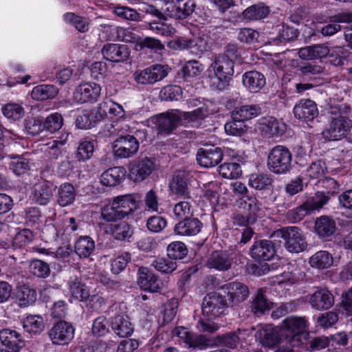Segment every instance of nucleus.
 <instances>
[{
  "label": "nucleus",
  "instance_id": "f257e3e1",
  "mask_svg": "<svg viewBox=\"0 0 352 352\" xmlns=\"http://www.w3.org/2000/svg\"><path fill=\"white\" fill-rule=\"evenodd\" d=\"M234 63L226 54L215 56L207 69L212 86L219 90H223L229 85L234 74Z\"/></svg>",
  "mask_w": 352,
  "mask_h": 352
},
{
  "label": "nucleus",
  "instance_id": "f03ea898",
  "mask_svg": "<svg viewBox=\"0 0 352 352\" xmlns=\"http://www.w3.org/2000/svg\"><path fill=\"white\" fill-rule=\"evenodd\" d=\"M349 110V107L346 105L344 107H331L329 111L331 115L330 124L322 133L326 140H340L347 137L352 129V120L347 116Z\"/></svg>",
  "mask_w": 352,
  "mask_h": 352
},
{
  "label": "nucleus",
  "instance_id": "7ed1b4c3",
  "mask_svg": "<svg viewBox=\"0 0 352 352\" xmlns=\"http://www.w3.org/2000/svg\"><path fill=\"white\" fill-rule=\"evenodd\" d=\"M307 320L305 317L286 318L280 327V334L292 347H298L307 340Z\"/></svg>",
  "mask_w": 352,
  "mask_h": 352
},
{
  "label": "nucleus",
  "instance_id": "20e7f679",
  "mask_svg": "<svg viewBox=\"0 0 352 352\" xmlns=\"http://www.w3.org/2000/svg\"><path fill=\"white\" fill-rule=\"evenodd\" d=\"M109 130L110 135L118 138L116 139V144L113 146V153L116 157L120 158L131 157L135 155L139 148V142L136 138L130 135H124L123 129L116 124L111 125Z\"/></svg>",
  "mask_w": 352,
  "mask_h": 352
},
{
  "label": "nucleus",
  "instance_id": "39448f33",
  "mask_svg": "<svg viewBox=\"0 0 352 352\" xmlns=\"http://www.w3.org/2000/svg\"><path fill=\"white\" fill-rule=\"evenodd\" d=\"M292 155L289 150L281 145L272 148L267 157L269 170L277 175H283L289 172L292 167Z\"/></svg>",
  "mask_w": 352,
  "mask_h": 352
},
{
  "label": "nucleus",
  "instance_id": "423d86ee",
  "mask_svg": "<svg viewBox=\"0 0 352 352\" xmlns=\"http://www.w3.org/2000/svg\"><path fill=\"white\" fill-rule=\"evenodd\" d=\"M274 235L285 240V248L289 252L299 253L304 251L307 247L302 231L296 226L278 230L274 232Z\"/></svg>",
  "mask_w": 352,
  "mask_h": 352
},
{
  "label": "nucleus",
  "instance_id": "0eeeda50",
  "mask_svg": "<svg viewBox=\"0 0 352 352\" xmlns=\"http://www.w3.org/2000/svg\"><path fill=\"white\" fill-rule=\"evenodd\" d=\"M229 306L226 295L212 292L204 298L202 312L204 316L211 320L224 314Z\"/></svg>",
  "mask_w": 352,
  "mask_h": 352
},
{
  "label": "nucleus",
  "instance_id": "6e6552de",
  "mask_svg": "<svg viewBox=\"0 0 352 352\" xmlns=\"http://www.w3.org/2000/svg\"><path fill=\"white\" fill-rule=\"evenodd\" d=\"M261 112V108L258 104H245L236 107L232 111V118L234 122L226 124L225 129L227 133L232 135H236V122H244L258 116Z\"/></svg>",
  "mask_w": 352,
  "mask_h": 352
},
{
  "label": "nucleus",
  "instance_id": "1a4fd4ad",
  "mask_svg": "<svg viewBox=\"0 0 352 352\" xmlns=\"http://www.w3.org/2000/svg\"><path fill=\"white\" fill-rule=\"evenodd\" d=\"M180 116L177 111H168L148 120V125L156 128L160 133L169 134L177 126Z\"/></svg>",
  "mask_w": 352,
  "mask_h": 352
},
{
  "label": "nucleus",
  "instance_id": "9d476101",
  "mask_svg": "<svg viewBox=\"0 0 352 352\" xmlns=\"http://www.w3.org/2000/svg\"><path fill=\"white\" fill-rule=\"evenodd\" d=\"M168 70L167 65L155 64L140 72H136L134 78L137 82L140 84H154L164 79L168 74Z\"/></svg>",
  "mask_w": 352,
  "mask_h": 352
},
{
  "label": "nucleus",
  "instance_id": "9b49d317",
  "mask_svg": "<svg viewBox=\"0 0 352 352\" xmlns=\"http://www.w3.org/2000/svg\"><path fill=\"white\" fill-rule=\"evenodd\" d=\"M173 47L178 50L188 49L193 54L200 56L208 49L207 37L199 36L192 38H178L171 43Z\"/></svg>",
  "mask_w": 352,
  "mask_h": 352
},
{
  "label": "nucleus",
  "instance_id": "f8f14e48",
  "mask_svg": "<svg viewBox=\"0 0 352 352\" xmlns=\"http://www.w3.org/2000/svg\"><path fill=\"white\" fill-rule=\"evenodd\" d=\"M154 169L155 163L148 157L133 160L129 165L130 178L135 182L144 180L152 173Z\"/></svg>",
  "mask_w": 352,
  "mask_h": 352
},
{
  "label": "nucleus",
  "instance_id": "ddd939ff",
  "mask_svg": "<svg viewBox=\"0 0 352 352\" xmlns=\"http://www.w3.org/2000/svg\"><path fill=\"white\" fill-rule=\"evenodd\" d=\"M75 329L69 322L60 321L50 329L49 337L54 344H69L74 338Z\"/></svg>",
  "mask_w": 352,
  "mask_h": 352
},
{
  "label": "nucleus",
  "instance_id": "4468645a",
  "mask_svg": "<svg viewBox=\"0 0 352 352\" xmlns=\"http://www.w3.org/2000/svg\"><path fill=\"white\" fill-rule=\"evenodd\" d=\"M101 87L96 82H85L78 85L74 91V99L79 103L94 102L99 98Z\"/></svg>",
  "mask_w": 352,
  "mask_h": 352
},
{
  "label": "nucleus",
  "instance_id": "2eb2a0df",
  "mask_svg": "<svg viewBox=\"0 0 352 352\" xmlns=\"http://www.w3.org/2000/svg\"><path fill=\"white\" fill-rule=\"evenodd\" d=\"M228 298L229 305L234 306L247 298L249 290L246 285L239 282H232L225 285L222 288Z\"/></svg>",
  "mask_w": 352,
  "mask_h": 352
},
{
  "label": "nucleus",
  "instance_id": "dca6fc26",
  "mask_svg": "<svg viewBox=\"0 0 352 352\" xmlns=\"http://www.w3.org/2000/svg\"><path fill=\"white\" fill-rule=\"evenodd\" d=\"M125 114L122 105L108 100L98 104L95 117L97 120H101L109 116L111 119L119 120L124 118Z\"/></svg>",
  "mask_w": 352,
  "mask_h": 352
},
{
  "label": "nucleus",
  "instance_id": "f3484780",
  "mask_svg": "<svg viewBox=\"0 0 352 352\" xmlns=\"http://www.w3.org/2000/svg\"><path fill=\"white\" fill-rule=\"evenodd\" d=\"M293 112L296 118L309 122L318 116V109L316 102L309 99H301L294 106Z\"/></svg>",
  "mask_w": 352,
  "mask_h": 352
},
{
  "label": "nucleus",
  "instance_id": "a211bd4d",
  "mask_svg": "<svg viewBox=\"0 0 352 352\" xmlns=\"http://www.w3.org/2000/svg\"><path fill=\"white\" fill-rule=\"evenodd\" d=\"M223 159V151L219 147L212 146L198 150L197 160L199 164L205 168L217 166Z\"/></svg>",
  "mask_w": 352,
  "mask_h": 352
},
{
  "label": "nucleus",
  "instance_id": "6ab92c4d",
  "mask_svg": "<svg viewBox=\"0 0 352 352\" xmlns=\"http://www.w3.org/2000/svg\"><path fill=\"white\" fill-rule=\"evenodd\" d=\"M256 338L261 344L266 347H274L283 339L280 329L272 324L262 325L256 333Z\"/></svg>",
  "mask_w": 352,
  "mask_h": 352
},
{
  "label": "nucleus",
  "instance_id": "aec40b11",
  "mask_svg": "<svg viewBox=\"0 0 352 352\" xmlns=\"http://www.w3.org/2000/svg\"><path fill=\"white\" fill-rule=\"evenodd\" d=\"M138 283L140 287L151 292H159L162 287L161 280L155 274L146 267H140L138 271Z\"/></svg>",
  "mask_w": 352,
  "mask_h": 352
},
{
  "label": "nucleus",
  "instance_id": "412c9836",
  "mask_svg": "<svg viewBox=\"0 0 352 352\" xmlns=\"http://www.w3.org/2000/svg\"><path fill=\"white\" fill-rule=\"evenodd\" d=\"M308 302L313 309L327 310L333 305L334 297L328 289L320 288L309 296Z\"/></svg>",
  "mask_w": 352,
  "mask_h": 352
},
{
  "label": "nucleus",
  "instance_id": "4be33fe9",
  "mask_svg": "<svg viewBox=\"0 0 352 352\" xmlns=\"http://www.w3.org/2000/svg\"><path fill=\"white\" fill-rule=\"evenodd\" d=\"M101 52L107 60L122 62L129 57L131 52L126 45L109 43L102 47Z\"/></svg>",
  "mask_w": 352,
  "mask_h": 352
},
{
  "label": "nucleus",
  "instance_id": "5701e85b",
  "mask_svg": "<svg viewBox=\"0 0 352 352\" xmlns=\"http://www.w3.org/2000/svg\"><path fill=\"white\" fill-rule=\"evenodd\" d=\"M139 196L128 194L113 199V206L118 210L122 217L127 216L138 208Z\"/></svg>",
  "mask_w": 352,
  "mask_h": 352
},
{
  "label": "nucleus",
  "instance_id": "b1692460",
  "mask_svg": "<svg viewBox=\"0 0 352 352\" xmlns=\"http://www.w3.org/2000/svg\"><path fill=\"white\" fill-rule=\"evenodd\" d=\"M275 247L270 240L255 241L250 249V255L255 260L269 261L275 255Z\"/></svg>",
  "mask_w": 352,
  "mask_h": 352
},
{
  "label": "nucleus",
  "instance_id": "393cba45",
  "mask_svg": "<svg viewBox=\"0 0 352 352\" xmlns=\"http://www.w3.org/2000/svg\"><path fill=\"white\" fill-rule=\"evenodd\" d=\"M202 228L201 222L197 218H187L175 224L174 232L177 235L191 236L197 235Z\"/></svg>",
  "mask_w": 352,
  "mask_h": 352
},
{
  "label": "nucleus",
  "instance_id": "a878e982",
  "mask_svg": "<svg viewBox=\"0 0 352 352\" xmlns=\"http://www.w3.org/2000/svg\"><path fill=\"white\" fill-rule=\"evenodd\" d=\"M190 173L185 170L177 171L170 183V189L174 194L180 197H188Z\"/></svg>",
  "mask_w": 352,
  "mask_h": 352
},
{
  "label": "nucleus",
  "instance_id": "bb28decb",
  "mask_svg": "<svg viewBox=\"0 0 352 352\" xmlns=\"http://www.w3.org/2000/svg\"><path fill=\"white\" fill-rule=\"evenodd\" d=\"M329 52V48L325 44H316L300 48L298 55L300 59L313 60L326 57Z\"/></svg>",
  "mask_w": 352,
  "mask_h": 352
},
{
  "label": "nucleus",
  "instance_id": "cd10ccee",
  "mask_svg": "<svg viewBox=\"0 0 352 352\" xmlns=\"http://www.w3.org/2000/svg\"><path fill=\"white\" fill-rule=\"evenodd\" d=\"M232 259L230 255L224 251L212 252L207 261V265L219 271H226L231 268Z\"/></svg>",
  "mask_w": 352,
  "mask_h": 352
},
{
  "label": "nucleus",
  "instance_id": "c85d7f7f",
  "mask_svg": "<svg viewBox=\"0 0 352 352\" xmlns=\"http://www.w3.org/2000/svg\"><path fill=\"white\" fill-rule=\"evenodd\" d=\"M242 81L245 87L251 93L259 92L266 83L264 75L257 71L245 72L243 75Z\"/></svg>",
  "mask_w": 352,
  "mask_h": 352
},
{
  "label": "nucleus",
  "instance_id": "c756f323",
  "mask_svg": "<svg viewBox=\"0 0 352 352\" xmlns=\"http://www.w3.org/2000/svg\"><path fill=\"white\" fill-rule=\"evenodd\" d=\"M172 334L174 336L178 337L189 347H201L206 344V341L203 336L194 334L184 327H175L173 330Z\"/></svg>",
  "mask_w": 352,
  "mask_h": 352
},
{
  "label": "nucleus",
  "instance_id": "7c9ffc66",
  "mask_svg": "<svg viewBox=\"0 0 352 352\" xmlns=\"http://www.w3.org/2000/svg\"><path fill=\"white\" fill-rule=\"evenodd\" d=\"M125 176L123 168L116 166L105 170L100 177V183L106 186H115L119 184Z\"/></svg>",
  "mask_w": 352,
  "mask_h": 352
},
{
  "label": "nucleus",
  "instance_id": "2f4dec72",
  "mask_svg": "<svg viewBox=\"0 0 352 352\" xmlns=\"http://www.w3.org/2000/svg\"><path fill=\"white\" fill-rule=\"evenodd\" d=\"M36 292L28 285H21L16 293V303L20 307L32 305L36 300Z\"/></svg>",
  "mask_w": 352,
  "mask_h": 352
},
{
  "label": "nucleus",
  "instance_id": "473e14b6",
  "mask_svg": "<svg viewBox=\"0 0 352 352\" xmlns=\"http://www.w3.org/2000/svg\"><path fill=\"white\" fill-rule=\"evenodd\" d=\"M67 286L72 298L82 302L88 298L89 290L78 277H71L67 283Z\"/></svg>",
  "mask_w": 352,
  "mask_h": 352
},
{
  "label": "nucleus",
  "instance_id": "72a5a7b5",
  "mask_svg": "<svg viewBox=\"0 0 352 352\" xmlns=\"http://www.w3.org/2000/svg\"><path fill=\"white\" fill-rule=\"evenodd\" d=\"M260 130L266 136H274L284 131L285 125L273 117L263 118L259 122Z\"/></svg>",
  "mask_w": 352,
  "mask_h": 352
},
{
  "label": "nucleus",
  "instance_id": "f704fd0d",
  "mask_svg": "<svg viewBox=\"0 0 352 352\" xmlns=\"http://www.w3.org/2000/svg\"><path fill=\"white\" fill-rule=\"evenodd\" d=\"M111 328L116 335L124 338L130 336L133 328L129 318L124 316H116L111 321Z\"/></svg>",
  "mask_w": 352,
  "mask_h": 352
},
{
  "label": "nucleus",
  "instance_id": "c9c22d12",
  "mask_svg": "<svg viewBox=\"0 0 352 352\" xmlns=\"http://www.w3.org/2000/svg\"><path fill=\"white\" fill-rule=\"evenodd\" d=\"M239 207L250 214V216L260 215L263 207L262 204L254 196L245 195L237 201Z\"/></svg>",
  "mask_w": 352,
  "mask_h": 352
},
{
  "label": "nucleus",
  "instance_id": "e433bc0d",
  "mask_svg": "<svg viewBox=\"0 0 352 352\" xmlns=\"http://www.w3.org/2000/svg\"><path fill=\"white\" fill-rule=\"evenodd\" d=\"M94 250L95 241L89 236H80L75 243L74 251L80 258H88Z\"/></svg>",
  "mask_w": 352,
  "mask_h": 352
},
{
  "label": "nucleus",
  "instance_id": "4c0bfd02",
  "mask_svg": "<svg viewBox=\"0 0 352 352\" xmlns=\"http://www.w3.org/2000/svg\"><path fill=\"white\" fill-rule=\"evenodd\" d=\"M69 135L68 132L63 131L58 139L54 140L47 144L46 152L49 157L56 160L62 156L63 147L66 144Z\"/></svg>",
  "mask_w": 352,
  "mask_h": 352
},
{
  "label": "nucleus",
  "instance_id": "58836bf2",
  "mask_svg": "<svg viewBox=\"0 0 352 352\" xmlns=\"http://www.w3.org/2000/svg\"><path fill=\"white\" fill-rule=\"evenodd\" d=\"M315 230L320 237L330 236L336 230V223L329 217H320L315 222Z\"/></svg>",
  "mask_w": 352,
  "mask_h": 352
},
{
  "label": "nucleus",
  "instance_id": "ea45409f",
  "mask_svg": "<svg viewBox=\"0 0 352 352\" xmlns=\"http://www.w3.org/2000/svg\"><path fill=\"white\" fill-rule=\"evenodd\" d=\"M333 263L332 255L327 251L320 250L316 252L309 258V263L311 267L317 269H327Z\"/></svg>",
  "mask_w": 352,
  "mask_h": 352
},
{
  "label": "nucleus",
  "instance_id": "a19ab883",
  "mask_svg": "<svg viewBox=\"0 0 352 352\" xmlns=\"http://www.w3.org/2000/svg\"><path fill=\"white\" fill-rule=\"evenodd\" d=\"M52 192L48 182H42L34 187V200L40 205L47 204L52 197Z\"/></svg>",
  "mask_w": 352,
  "mask_h": 352
},
{
  "label": "nucleus",
  "instance_id": "79ce46f5",
  "mask_svg": "<svg viewBox=\"0 0 352 352\" xmlns=\"http://www.w3.org/2000/svg\"><path fill=\"white\" fill-rule=\"evenodd\" d=\"M58 89L53 85H41L33 88L32 98L36 100L54 98L58 94Z\"/></svg>",
  "mask_w": 352,
  "mask_h": 352
},
{
  "label": "nucleus",
  "instance_id": "37998d69",
  "mask_svg": "<svg viewBox=\"0 0 352 352\" xmlns=\"http://www.w3.org/2000/svg\"><path fill=\"white\" fill-rule=\"evenodd\" d=\"M57 201L61 206H66L72 204L76 198V190L73 185L65 183L58 188Z\"/></svg>",
  "mask_w": 352,
  "mask_h": 352
},
{
  "label": "nucleus",
  "instance_id": "c03bdc74",
  "mask_svg": "<svg viewBox=\"0 0 352 352\" xmlns=\"http://www.w3.org/2000/svg\"><path fill=\"white\" fill-rule=\"evenodd\" d=\"M195 8V3L193 0H187L183 3L182 6L179 3L175 9L170 10V8H166L167 14L170 17L184 19L191 14Z\"/></svg>",
  "mask_w": 352,
  "mask_h": 352
},
{
  "label": "nucleus",
  "instance_id": "a18cd8bd",
  "mask_svg": "<svg viewBox=\"0 0 352 352\" xmlns=\"http://www.w3.org/2000/svg\"><path fill=\"white\" fill-rule=\"evenodd\" d=\"M23 327L30 333L38 334L43 331L45 325L41 316L30 315L23 319Z\"/></svg>",
  "mask_w": 352,
  "mask_h": 352
},
{
  "label": "nucleus",
  "instance_id": "49530a36",
  "mask_svg": "<svg viewBox=\"0 0 352 352\" xmlns=\"http://www.w3.org/2000/svg\"><path fill=\"white\" fill-rule=\"evenodd\" d=\"M0 340L3 346L21 349V336L14 330L3 329L0 331Z\"/></svg>",
  "mask_w": 352,
  "mask_h": 352
},
{
  "label": "nucleus",
  "instance_id": "de8ad7c7",
  "mask_svg": "<svg viewBox=\"0 0 352 352\" xmlns=\"http://www.w3.org/2000/svg\"><path fill=\"white\" fill-rule=\"evenodd\" d=\"M270 9L263 3H258L250 6L243 11V17L249 20H259L266 17Z\"/></svg>",
  "mask_w": 352,
  "mask_h": 352
},
{
  "label": "nucleus",
  "instance_id": "09e8293b",
  "mask_svg": "<svg viewBox=\"0 0 352 352\" xmlns=\"http://www.w3.org/2000/svg\"><path fill=\"white\" fill-rule=\"evenodd\" d=\"M111 234L120 241L129 239L133 233L131 226L125 221H120L110 226Z\"/></svg>",
  "mask_w": 352,
  "mask_h": 352
},
{
  "label": "nucleus",
  "instance_id": "8fccbe9b",
  "mask_svg": "<svg viewBox=\"0 0 352 352\" xmlns=\"http://www.w3.org/2000/svg\"><path fill=\"white\" fill-rule=\"evenodd\" d=\"M145 47L155 52L164 49V45L157 38L153 37L138 38L134 45L135 50L136 51H141Z\"/></svg>",
  "mask_w": 352,
  "mask_h": 352
},
{
  "label": "nucleus",
  "instance_id": "3c124183",
  "mask_svg": "<svg viewBox=\"0 0 352 352\" xmlns=\"http://www.w3.org/2000/svg\"><path fill=\"white\" fill-rule=\"evenodd\" d=\"M63 118L59 113H51L43 120L44 129L50 132L55 133L59 131L63 125Z\"/></svg>",
  "mask_w": 352,
  "mask_h": 352
},
{
  "label": "nucleus",
  "instance_id": "603ef678",
  "mask_svg": "<svg viewBox=\"0 0 352 352\" xmlns=\"http://www.w3.org/2000/svg\"><path fill=\"white\" fill-rule=\"evenodd\" d=\"M252 311L254 314H264L271 308V303L264 296L262 289H259L252 302Z\"/></svg>",
  "mask_w": 352,
  "mask_h": 352
},
{
  "label": "nucleus",
  "instance_id": "864d4df0",
  "mask_svg": "<svg viewBox=\"0 0 352 352\" xmlns=\"http://www.w3.org/2000/svg\"><path fill=\"white\" fill-rule=\"evenodd\" d=\"M272 178L267 174H251L248 178L249 186L256 190H263L270 186Z\"/></svg>",
  "mask_w": 352,
  "mask_h": 352
},
{
  "label": "nucleus",
  "instance_id": "5fc2aeb1",
  "mask_svg": "<svg viewBox=\"0 0 352 352\" xmlns=\"http://www.w3.org/2000/svg\"><path fill=\"white\" fill-rule=\"evenodd\" d=\"M219 174L226 179H235L241 176L242 171L236 162L224 163L219 167Z\"/></svg>",
  "mask_w": 352,
  "mask_h": 352
},
{
  "label": "nucleus",
  "instance_id": "6e6d98bb",
  "mask_svg": "<svg viewBox=\"0 0 352 352\" xmlns=\"http://www.w3.org/2000/svg\"><path fill=\"white\" fill-rule=\"evenodd\" d=\"M188 254L186 245L181 241L170 243L167 247V255L169 258L177 260L182 259Z\"/></svg>",
  "mask_w": 352,
  "mask_h": 352
},
{
  "label": "nucleus",
  "instance_id": "4d7b16f0",
  "mask_svg": "<svg viewBox=\"0 0 352 352\" xmlns=\"http://www.w3.org/2000/svg\"><path fill=\"white\" fill-rule=\"evenodd\" d=\"M63 19L66 23L72 24L79 32H85L89 30V23L87 19L77 16L73 12L65 14Z\"/></svg>",
  "mask_w": 352,
  "mask_h": 352
},
{
  "label": "nucleus",
  "instance_id": "13d9d810",
  "mask_svg": "<svg viewBox=\"0 0 352 352\" xmlns=\"http://www.w3.org/2000/svg\"><path fill=\"white\" fill-rule=\"evenodd\" d=\"M173 214L177 219L189 218L193 214L191 204L188 201L177 203L173 209Z\"/></svg>",
  "mask_w": 352,
  "mask_h": 352
},
{
  "label": "nucleus",
  "instance_id": "bf43d9fd",
  "mask_svg": "<svg viewBox=\"0 0 352 352\" xmlns=\"http://www.w3.org/2000/svg\"><path fill=\"white\" fill-rule=\"evenodd\" d=\"M245 332V330L239 329L237 331L226 333L221 338V343L230 349H235Z\"/></svg>",
  "mask_w": 352,
  "mask_h": 352
},
{
  "label": "nucleus",
  "instance_id": "052dcab7",
  "mask_svg": "<svg viewBox=\"0 0 352 352\" xmlns=\"http://www.w3.org/2000/svg\"><path fill=\"white\" fill-rule=\"evenodd\" d=\"M204 65L197 60H189L182 67V73L186 79L196 77L204 71Z\"/></svg>",
  "mask_w": 352,
  "mask_h": 352
},
{
  "label": "nucleus",
  "instance_id": "680f3d73",
  "mask_svg": "<svg viewBox=\"0 0 352 352\" xmlns=\"http://www.w3.org/2000/svg\"><path fill=\"white\" fill-rule=\"evenodd\" d=\"M130 253L125 252L113 259L111 262V270L115 274H120L131 261Z\"/></svg>",
  "mask_w": 352,
  "mask_h": 352
},
{
  "label": "nucleus",
  "instance_id": "e2e57ef3",
  "mask_svg": "<svg viewBox=\"0 0 352 352\" xmlns=\"http://www.w3.org/2000/svg\"><path fill=\"white\" fill-rule=\"evenodd\" d=\"M162 100H178L182 97V90L179 86L169 85L164 87L160 92Z\"/></svg>",
  "mask_w": 352,
  "mask_h": 352
},
{
  "label": "nucleus",
  "instance_id": "0e129e2a",
  "mask_svg": "<svg viewBox=\"0 0 352 352\" xmlns=\"http://www.w3.org/2000/svg\"><path fill=\"white\" fill-rule=\"evenodd\" d=\"M149 28L155 34L164 36H170L176 32V30L173 27L162 21H155L150 23Z\"/></svg>",
  "mask_w": 352,
  "mask_h": 352
},
{
  "label": "nucleus",
  "instance_id": "69168bd1",
  "mask_svg": "<svg viewBox=\"0 0 352 352\" xmlns=\"http://www.w3.org/2000/svg\"><path fill=\"white\" fill-rule=\"evenodd\" d=\"M3 115L8 119L16 120L24 115L23 108L16 103H8L2 107Z\"/></svg>",
  "mask_w": 352,
  "mask_h": 352
},
{
  "label": "nucleus",
  "instance_id": "338daca9",
  "mask_svg": "<svg viewBox=\"0 0 352 352\" xmlns=\"http://www.w3.org/2000/svg\"><path fill=\"white\" fill-rule=\"evenodd\" d=\"M30 272L39 278H45L50 275V269L47 263L41 260L32 261L29 266Z\"/></svg>",
  "mask_w": 352,
  "mask_h": 352
},
{
  "label": "nucleus",
  "instance_id": "774afa93",
  "mask_svg": "<svg viewBox=\"0 0 352 352\" xmlns=\"http://www.w3.org/2000/svg\"><path fill=\"white\" fill-rule=\"evenodd\" d=\"M328 171V168L324 162L318 160L313 162L306 170V175L312 179L320 178Z\"/></svg>",
  "mask_w": 352,
  "mask_h": 352
}]
</instances>
